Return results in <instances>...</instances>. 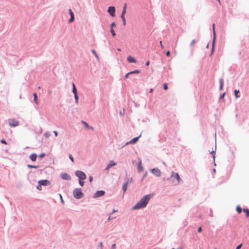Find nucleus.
<instances>
[{"instance_id": "25", "label": "nucleus", "mask_w": 249, "mask_h": 249, "mask_svg": "<svg viewBox=\"0 0 249 249\" xmlns=\"http://www.w3.org/2000/svg\"><path fill=\"white\" fill-rule=\"evenodd\" d=\"M62 177L64 179H65L70 178V177L67 174H65L63 175Z\"/></svg>"}, {"instance_id": "6", "label": "nucleus", "mask_w": 249, "mask_h": 249, "mask_svg": "<svg viewBox=\"0 0 249 249\" xmlns=\"http://www.w3.org/2000/svg\"><path fill=\"white\" fill-rule=\"evenodd\" d=\"M151 172L157 177H160L161 175V172L158 168H154L151 170Z\"/></svg>"}, {"instance_id": "50", "label": "nucleus", "mask_w": 249, "mask_h": 249, "mask_svg": "<svg viewBox=\"0 0 249 249\" xmlns=\"http://www.w3.org/2000/svg\"><path fill=\"white\" fill-rule=\"evenodd\" d=\"M53 133H54V134L55 136L56 137H57V135H58V133H57V131H53Z\"/></svg>"}, {"instance_id": "61", "label": "nucleus", "mask_w": 249, "mask_h": 249, "mask_svg": "<svg viewBox=\"0 0 249 249\" xmlns=\"http://www.w3.org/2000/svg\"><path fill=\"white\" fill-rule=\"evenodd\" d=\"M38 89H40V87H38Z\"/></svg>"}, {"instance_id": "44", "label": "nucleus", "mask_w": 249, "mask_h": 249, "mask_svg": "<svg viewBox=\"0 0 249 249\" xmlns=\"http://www.w3.org/2000/svg\"><path fill=\"white\" fill-rule=\"evenodd\" d=\"M127 180H129L128 184H130L132 182L133 179H132V178H131L129 179H128Z\"/></svg>"}, {"instance_id": "9", "label": "nucleus", "mask_w": 249, "mask_h": 249, "mask_svg": "<svg viewBox=\"0 0 249 249\" xmlns=\"http://www.w3.org/2000/svg\"><path fill=\"white\" fill-rule=\"evenodd\" d=\"M38 183L41 184V185L47 186L50 184V181L46 179L41 180L38 181Z\"/></svg>"}, {"instance_id": "24", "label": "nucleus", "mask_w": 249, "mask_h": 249, "mask_svg": "<svg viewBox=\"0 0 249 249\" xmlns=\"http://www.w3.org/2000/svg\"><path fill=\"white\" fill-rule=\"evenodd\" d=\"M27 167L29 168H37L38 167V166H36V165H32L30 164H28L27 165Z\"/></svg>"}, {"instance_id": "13", "label": "nucleus", "mask_w": 249, "mask_h": 249, "mask_svg": "<svg viewBox=\"0 0 249 249\" xmlns=\"http://www.w3.org/2000/svg\"><path fill=\"white\" fill-rule=\"evenodd\" d=\"M36 154L33 153L30 155V159H31V160L34 161L36 160Z\"/></svg>"}, {"instance_id": "31", "label": "nucleus", "mask_w": 249, "mask_h": 249, "mask_svg": "<svg viewBox=\"0 0 249 249\" xmlns=\"http://www.w3.org/2000/svg\"><path fill=\"white\" fill-rule=\"evenodd\" d=\"M79 182L81 186H83L84 185V181H83V179H79Z\"/></svg>"}, {"instance_id": "52", "label": "nucleus", "mask_w": 249, "mask_h": 249, "mask_svg": "<svg viewBox=\"0 0 249 249\" xmlns=\"http://www.w3.org/2000/svg\"><path fill=\"white\" fill-rule=\"evenodd\" d=\"M212 154H213V159H214V158H215V156H214L215 152H214V151H212Z\"/></svg>"}, {"instance_id": "60", "label": "nucleus", "mask_w": 249, "mask_h": 249, "mask_svg": "<svg viewBox=\"0 0 249 249\" xmlns=\"http://www.w3.org/2000/svg\"><path fill=\"white\" fill-rule=\"evenodd\" d=\"M224 94H225V93H224V94L222 95V97H224Z\"/></svg>"}, {"instance_id": "22", "label": "nucleus", "mask_w": 249, "mask_h": 249, "mask_svg": "<svg viewBox=\"0 0 249 249\" xmlns=\"http://www.w3.org/2000/svg\"><path fill=\"white\" fill-rule=\"evenodd\" d=\"M236 209V211L237 212V213H241L242 209L239 206H237Z\"/></svg>"}, {"instance_id": "3", "label": "nucleus", "mask_w": 249, "mask_h": 249, "mask_svg": "<svg viewBox=\"0 0 249 249\" xmlns=\"http://www.w3.org/2000/svg\"><path fill=\"white\" fill-rule=\"evenodd\" d=\"M75 174L79 178V179L85 180L87 178L86 174L81 171H77Z\"/></svg>"}, {"instance_id": "12", "label": "nucleus", "mask_w": 249, "mask_h": 249, "mask_svg": "<svg viewBox=\"0 0 249 249\" xmlns=\"http://www.w3.org/2000/svg\"><path fill=\"white\" fill-rule=\"evenodd\" d=\"M127 60L130 63H136V60H135V59L131 57L130 55L127 57Z\"/></svg>"}, {"instance_id": "36", "label": "nucleus", "mask_w": 249, "mask_h": 249, "mask_svg": "<svg viewBox=\"0 0 249 249\" xmlns=\"http://www.w3.org/2000/svg\"><path fill=\"white\" fill-rule=\"evenodd\" d=\"M45 156V153H42L40 155H39V157L40 158H42Z\"/></svg>"}, {"instance_id": "19", "label": "nucleus", "mask_w": 249, "mask_h": 249, "mask_svg": "<svg viewBox=\"0 0 249 249\" xmlns=\"http://www.w3.org/2000/svg\"><path fill=\"white\" fill-rule=\"evenodd\" d=\"M243 211L246 213V216L247 217H249V210L248 209H244Z\"/></svg>"}, {"instance_id": "40", "label": "nucleus", "mask_w": 249, "mask_h": 249, "mask_svg": "<svg viewBox=\"0 0 249 249\" xmlns=\"http://www.w3.org/2000/svg\"><path fill=\"white\" fill-rule=\"evenodd\" d=\"M45 136H46V137L48 138L50 136V134L49 132L46 133L45 134Z\"/></svg>"}, {"instance_id": "33", "label": "nucleus", "mask_w": 249, "mask_h": 249, "mask_svg": "<svg viewBox=\"0 0 249 249\" xmlns=\"http://www.w3.org/2000/svg\"><path fill=\"white\" fill-rule=\"evenodd\" d=\"M163 89L164 90H167L168 89L167 84L165 83L163 84Z\"/></svg>"}, {"instance_id": "15", "label": "nucleus", "mask_w": 249, "mask_h": 249, "mask_svg": "<svg viewBox=\"0 0 249 249\" xmlns=\"http://www.w3.org/2000/svg\"><path fill=\"white\" fill-rule=\"evenodd\" d=\"M139 138V137L134 138L129 142V143L132 144L136 143L138 141Z\"/></svg>"}, {"instance_id": "5", "label": "nucleus", "mask_w": 249, "mask_h": 249, "mask_svg": "<svg viewBox=\"0 0 249 249\" xmlns=\"http://www.w3.org/2000/svg\"><path fill=\"white\" fill-rule=\"evenodd\" d=\"M107 12L112 17H114L115 16V8L114 6H110L108 7Z\"/></svg>"}, {"instance_id": "58", "label": "nucleus", "mask_w": 249, "mask_h": 249, "mask_svg": "<svg viewBox=\"0 0 249 249\" xmlns=\"http://www.w3.org/2000/svg\"><path fill=\"white\" fill-rule=\"evenodd\" d=\"M111 219L110 216L108 217V220H110Z\"/></svg>"}, {"instance_id": "35", "label": "nucleus", "mask_w": 249, "mask_h": 249, "mask_svg": "<svg viewBox=\"0 0 249 249\" xmlns=\"http://www.w3.org/2000/svg\"><path fill=\"white\" fill-rule=\"evenodd\" d=\"M116 27V24L115 22H112L111 24V29H113V27Z\"/></svg>"}, {"instance_id": "56", "label": "nucleus", "mask_w": 249, "mask_h": 249, "mask_svg": "<svg viewBox=\"0 0 249 249\" xmlns=\"http://www.w3.org/2000/svg\"><path fill=\"white\" fill-rule=\"evenodd\" d=\"M117 210L115 211V210H114L113 211V213L116 212H117Z\"/></svg>"}, {"instance_id": "21", "label": "nucleus", "mask_w": 249, "mask_h": 249, "mask_svg": "<svg viewBox=\"0 0 249 249\" xmlns=\"http://www.w3.org/2000/svg\"><path fill=\"white\" fill-rule=\"evenodd\" d=\"M91 52L94 54V55L96 57V58L99 60V57L98 55L97 54V53L95 52V51L94 50H92L91 51Z\"/></svg>"}, {"instance_id": "62", "label": "nucleus", "mask_w": 249, "mask_h": 249, "mask_svg": "<svg viewBox=\"0 0 249 249\" xmlns=\"http://www.w3.org/2000/svg\"><path fill=\"white\" fill-rule=\"evenodd\" d=\"M218 1V2L220 3V0H217Z\"/></svg>"}, {"instance_id": "54", "label": "nucleus", "mask_w": 249, "mask_h": 249, "mask_svg": "<svg viewBox=\"0 0 249 249\" xmlns=\"http://www.w3.org/2000/svg\"><path fill=\"white\" fill-rule=\"evenodd\" d=\"M153 89H150V92H153Z\"/></svg>"}, {"instance_id": "27", "label": "nucleus", "mask_w": 249, "mask_h": 249, "mask_svg": "<svg viewBox=\"0 0 249 249\" xmlns=\"http://www.w3.org/2000/svg\"><path fill=\"white\" fill-rule=\"evenodd\" d=\"M74 16L72 15V16H71V18L69 20V22L71 23V22H73L74 21Z\"/></svg>"}, {"instance_id": "23", "label": "nucleus", "mask_w": 249, "mask_h": 249, "mask_svg": "<svg viewBox=\"0 0 249 249\" xmlns=\"http://www.w3.org/2000/svg\"><path fill=\"white\" fill-rule=\"evenodd\" d=\"M121 18L123 21V24L124 26H125L126 24V20H125V17L123 15H121Z\"/></svg>"}, {"instance_id": "14", "label": "nucleus", "mask_w": 249, "mask_h": 249, "mask_svg": "<svg viewBox=\"0 0 249 249\" xmlns=\"http://www.w3.org/2000/svg\"><path fill=\"white\" fill-rule=\"evenodd\" d=\"M128 183H129V180H127L123 185V190L124 193H125V192L127 190V184H128Z\"/></svg>"}, {"instance_id": "26", "label": "nucleus", "mask_w": 249, "mask_h": 249, "mask_svg": "<svg viewBox=\"0 0 249 249\" xmlns=\"http://www.w3.org/2000/svg\"><path fill=\"white\" fill-rule=\"evenodd\" d=\"M234 94H235V98L236 99H237L239 97V96L238 95V93L239 92V90L236 89V90H234Z\"/></svg>"}, {"instance_id": "8", "label": "nucleus", "mask_w": 249, "mask_h": 249, "mask_svg": "<svg viewBox=\"0 0 249 249\" xmlns=\"http://www.w3.org/2000/svg\"><path fill=\"white\" fill-rule=\"evenodd\" d=\"M116 165V163L113 160L109 161V163L106 168V170H108L111 167Z\"/></svg>"}, {"instance_id": "11", "label": "nucleus", "mask_w": 249, "mask_h": 249, "mask_svg": "<svg viewBox=\"0 0 249 249\" xmlns=\"http://www.w3.org/2000/svg\"><path fill=\"white\" fill-rule=\"evenodd\" d=\"M105 193L104 191H98L96 192L95 196V197H100L103 196Z\"/></svg>"}, {"instance_id": "30", "label": "nucleus", "mask_w": 249, "mask_h": 249, "mask_svg": "<svg viewBox=\"0 0 249 249\" xmlns=\"http://www.w3.org/2000/svg\"><path fill=\"white\" fill-rule=\"evenodd\" d=\"M130 72L131 74H134V73H139L140 72V71L138 70H136L134 71H130Z\"/></svg>"}, {"instance_id": "47", "label": "nucleus", "mask_w": 249, "mask_h": 249, "mask_svg": "<svg viewBox=\"0 0 249 249\" xmlns=\"http://www.w3.org/2000/svg\"><path fill=\"white\" fill-rule=\"evenodd\" d=\"M116 247V245L115 244H113L111 246L112 249H115Z\"/></svg>"}, {"instance_id": "32", "label": "nucleus", "mask_w": 249, "mask_h": 249, "mask_svg": "<svg viewBox=\"0 0 249 249\" xmlns=\"http://www.w3.org/2000/svg\"><path fill=\"white\" fill-rule=\"evenodd\" d=\"M82 123L83 124H84L85 126L87 128H89V124L85 121H82Z\"/></svg>"}, {"instance_id": "57", "label": "nucleus", "mask_w": 249, "mask_h": 249, "mask_svg": "<svg viewBox=\"0 0 249 249\" xmlns=\"http://www.w3.org/2000/svg\"><path fill=\"white\" fill-rule=\"evenodd\" d=\"M117 50H118V51H121V50L120 49H117Z\"/></svg>"}, {"instance_id": "49", "label": "nucleus", "mask_w": 249, "mask_h": 249, "mask_svg": "<svg viewBox=\"0 0 249 249\" xmlns=\"http://www.w3.org/2000/svg\"><path fill=\"white\" fill-rule=\"evenodd\" d=\"M93 178L92 176H90L89 178V180L90 182H91L92 181Z\"/></svg>"}, {"instance_id": "59", "label": "nucleus", "mask_w": 249, "mask_h": 249, "mask_svg": "<svg viewBox=\"0 0 249 249\" xmlns=\"http://www.w3.org/2000/svg\"><path fill=\"white\" fill-rule=\"evenodd\" d=\"M60 197H61V198L62 199V201H63V199H62V196L60 195Z\"/></svg>"}, {"instance_id": "1", "label": "nucleus", "mask_w": 249, "mask_h": 249, "mask_svg": "<svg viewBox=\"0 0 249 249\" xmlns=\"http://www.w3.org/2000/svg\"><path fill=\"white\" fill-rule=\"evenodd\" d=\"M152 196V195L145 196L133 207V209L137 210L145 208Z\"/></svg>"}, {"instance_id": "46", "label": "nucleus", "mask_w": 249, "mask_h": 249, "mask_svg": "<svg viewBox=\"0 0 249 249\" xmlns=\"http://www.w3.org/2000/svg\"><path fill=\"white\" fill-rule=\"evenodd\" d=\"M242 244H240L239 245H238L237 247H236V249H240L241 247H242Z\"/></svg>"}, {"instance_id": "53", "label": "nucleus", "mask_w": 249, "mask_h": 249, "mask_svg": "<svg viewBox=\"0 0 249 249\" xmlns=\"http://www.w3.org/2000/svg\"><path fill=\"white\" fill-rule=\"evenodd\" d=\"M149 63H149V61H147V62L146 63V64H145L146 66H149Z\"/></svg>"}, {"instance_id": "39", "label": "nucleus", "mask_w": 249, "mask_h": 249, "mask_svg": "<svg viewBox=\"0 0 249 249\" xmlns=\"http://www.w3.org/2000/svg\"><path fill=\"white\" fill-rule=\"evenodd\" d=\"M130 74H131V73H130V72H128V73H127L125 75V76H124V78H125V79H126V78H127L128 77V75H130Z\"/></svg>"}, {"instance_id": "37", "label": "nucleus", "mask_w": 249, "mask_h": 249, "mask_svg": "<svg viewBox=\"0 0 249 249\" xmlns=\"http://www.w3.org/2000/svg\"><path fill=\"white\" fill-rule=\"evenodd\" d=\"M69 158H70V160H71L72 162H73V161H74L73 158V157L72 156V155H69Z\"/></svg>"}, {"instance_id": "10", "label": "nucleus", "mask_w": 249, "mask_h": 249, "mask_svg": "<svg viewBox=\"0 0 249 249\" xmlns=\"http://www.w3.org/2000/svg\"><path fill=\"white\" fill-rule=\"evenodd\" d=\"M137 169L139 172H141L143 170V167L142 164V161L141 160L138 163Z\"/></svg>"}, {"instance_id": "4", "label": "nucleus", "mask_w": 249, "mask_h": 249, "mask_svg": "<svg viewBox=\"0 0 249 249\" xmlns=\"http://www.w3.org/2000/svg\"><path fill=\"white\" fill-rule=\"evenodd\" d=\"M8 122L9 125L11 127H16L18 125V122L15 119H8Z\"/></svg>"}, {"instance_id": "55", "label": "nucleus", "mask_w": 249, "mask_h": 249, "mask_svg": "<svg viewBox=\"0 0 249 249\" xmlns=\"http://www.w3.org/2000/svg\"><path fill=\"white\" fill-rule=\"evenodd\" d=\"M89 128L91 129L92 130H93V129H94L93 127L92 126L89 127Z\"/></svg>"}, {"instance_id": "16", "label": "nucleus", "mask_w": 249, "mask_h": 249, "mask_svg": "<svg viewBox=\"0 0 249 249\" xmlns=\"http://www.w3.org/2000/svg\"><path fill=\"white\" fill-rule=\"evenodd\" d=\"M72 92L74 94H77L76 87L73 83H72Z\"/></svg>"}, {"instance_id": "63", "label": "nucleus", "mask_w": 249, "mask_h": 249, "mask_svg": "<svg viewBox=\"0 0 249 249\" xmlns=\"http://www.w3.org/2000/svg\"><path fill=\"white\" fill-rule=\"evenodd\" d=\"M172 249H174V248H172Z\"/></svg>"}, {"instance_id": "42", "label": "nucleus", "mask_w": 249, "mask_h": 249, "mask_svg": "<svg viewBox=\"0 0 249 249\" xmlns=\"http://www.w3.org/2000/svg\"><path fill=\"white\" fill-rule=\"evenodd\" d=\"M196 42V40L195 39H194L192 41L191 43V46H192Z\"/></svg>"}, {"instance_id": "51", "label": "nucleus", "mask_w": 249, "mask_h": 249, "mask_svg": "<svg viewBox=\"0 0 249 249\" xmlns=\"http://www.w3.org/2000/svg\"><path fill=\"white\" fill-rule=\"evenodd\" d=\"M160 46H161V48L163 49V45L162 44V41H160Z\"/></svg>"}, {"instance_id": "48", "label": "nucleus", "mask_w": 249, "mask_h": 249, "mask_svg": "<svg viewBox=\"0 0 249 249\" xmlns=\"http://www.w3.org/2000/svg\"><path fill=\"white\" fill-rule=\"evenodd\" d=\"M214 26H215L214 24H213V32L214 35L215 34Z\"/></svg>"}, {"instance_id": "34", "label": "nucleus", "mask_w": 249, "mask_h": 249, "mask_svg": "<svg viewBox=\"0 0 249 249\" xmlns=\"http://www.w3.org/2000/svg\"><path fill=\"white\" fill-rule=\"evenodd\" d=\"M36 188L39 190H41V185L38 183V185L36 186Z\"/></svg>"}, {"instance_id": "38", "label": "nucleus", "mask_w": 249, "mask_h": 249, "mask_svg": "<svg viewBox=\"0 0 249 249\" xmlns=\"http://www.w3.org/2000/svg\"><path fill=\"white\" fill-rule=\"evenodd\" d=\"M69 13H70L71 16H72V15H74V14L71 9H69Z\"/></svg>"}, {"instance_id": "43", "label": "nucleus", "mask_w": 249, "mask_h": 249, "mask_svg": "<svg viewBox=\"0 0 249 249\" xmlns=\"http://www.w3.org/2000/svg\"><path fill=\"white\" fill-rule=\"evenodd\" d=\"M166 55L167 56H169L170 55V51H167L166 53Z\"/></svg>"}, {"instance_id": "41", "label": "nucleus", "mask_w": 249, "mask_h": 249, "mask_svg": "<svg viewBox=\"0 0 249 249\" xmlns=\"http://www.w3.org/2000/svg\"><path fill=\"white\" fill-rule=\"evenodd\" d=\"M0 142H1L2 143L5 144H7L6 142H5V141L4 140H3V139L1 140Z\"/></svg>"}, {"instance_id": "2", "label": "nucleus", "mask_w": 249, "mask_h": 249, "mask_svg": "<svg viewBox=\"0 0 249 249\" xmlns=\"http://www.w3.org/2000/svg\"><path fill=\"white\" fill-rule=\"evenodd\" d=\"M74 197L77 199L81 198L83 197V194L81 189H75L73 192Z\"/></svg>"}, {"instance_id": "28", "label": "nucleus", "mask_w": 249, "mask_h": 249, "mask_svg": "<svg viewBox=\"0 0 249 249\" xmlns=\"http://www.w3.org/2000/svg\"><path fill=\"white\" fill-rule=\"evenodd\" d=\"M74 98H75V103L76 104H78V96L77 94H74Z\"/></svg>"}, {"instance_id": "7", "label": "nucleus", "mask_w": 249, "mask_h": 249, "mask_svg": "<svg viewBox=\"0 0 249 249\" xmlns=\"http://www.w3.org/2000/svg\"><path fill=\"white\" fill-rule=\"evenodd\" d=\"M172 177L176 178L178 183L180 182V181L181 180L178 174L177 173H175L174 172H172Z\"/></svg>"}, {"instance_id": "20", "label": "nucleus", "mask_w": 249, "mask_h": 249, "mask_svg": "<svg viewBox=\"0 0 249 249\" xmlns=\"http://www.w3.org/2000/svg\"><path fill=\"white\" fill-rule=\"evenodd\" d=\"M219 83H220V89L221 90L223 88V81L222 79H220L219 80Z\"/></svg>"}, {"instance_id": "17", "label": "nucleus", "mask_w": 249, "mask_h": 249, "mask_svg": "<svg viewBox=\"0 0 249 249\" xmlns=\"http://www.w3.org/2000/svg\"><path fill=\"white\" fill-rule=\"evenodd\" d=\"M126 4H125L124 7H123V11L122 12V15H123L124 16L125 13H126Z\"/></svg>"}, {"instance_id": "45", "label": "nucleus", "mask_w": 249, "mask_h": 249, "mask_svg": "<svg viewBox=\"0 0 249 249\" xmlns=\"http://www.w3.org/2000/svg\"><path fill=\"white\" fill-rule=\"evenodd\" d=\"M202 231V228L201 227H199L198 229V232H200Z\"/></svg>"}, {"instance_id": "29", "label": "nucleus", "mask_w": 249, "mask_h": 249, "mask_svg": "<svg viewBox=\"0 0 249 249\" xmlns=\"http://www.w3.org/2000/svg\"><path fill=\"white\" fill-rule=\"evenodd\" d=\"M110 32L113 37H114L116 36L115 32L114 30H113V29H110Z\"/></svg>"}, {"instance_id": "18", "label": "nucleus", "mask_w": 249, "mask_h": 249, "mask_svg": "<svg viewBox=\"0 0 249 249\" xmlns=\"http://www.w3.org/2000/svg\"><path fill=\"white\" fill-rule=\"evenodd\" d=\"M34 95V100L35 101V102L36 103V104H38V101H37V95L36 93H34L33 94Z\"/></svg>"}]
</instances>
